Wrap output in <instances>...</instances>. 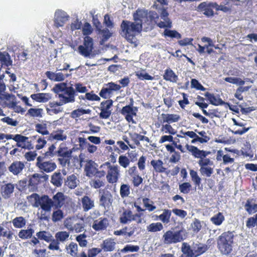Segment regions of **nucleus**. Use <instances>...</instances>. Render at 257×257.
Listing matches in <instances>:
<instances>
[{"mask_svg":"<svg viewBox=\"0 0 257 257\" xmlns=\"http://www.w3.org/2000/svg\"><path fill=\"white\" fill-rule=\"evenodd\" d=\"M216 3H209L203 2L200 4L198 6V9L202 12H203V14L207 17H213L214 15L213 9L216 11Z\"/></svg>","mask_w":257,"mask_h":257,"instance_id":"nucleus-16","label":"nucleus"},{"mask_svg":"<svg viewBox=\"0 0 257 257\" xmlns=\"http://www.w3.org/2000/svg\"><path fill=\"white\" fill-rule=\"evenodd\" d=\"M121 87L120 85L115 84L113 82H109L104 84L99 92V95L104 99L109 98L112 95L113 91H118L120 89Z\"/></svg>","mask_w":257,"mask_h":257,"instance_id":"nucleus-13","label":"nucleus"},{"mask_svg":"<svg viewBox=\"0 0 257 257\" xmlns=\"http://www.w3.org/2000/svg\"><path fill=\"white\" fill-rule=\"evenodd\" d=\"M31 98L40 103L48 102L52 98V94L49 93H38L31 95Z\"/></svg>","mask_w":257,"mask_h":257,"instance_id":"nucleus-28","label":"nucleus"},{"mask_svg":"<svg viewBox=\"0 0 257 257\" xmlns=\"http://www.w3.org/2000/svg\"><path fill=\"white\" fill-rule=\"evenodd\" d=\"M195 132L188 131L184 132L181 131L180 133L184 136H187L193 139L191 141V143L193 144L197 142H199L201 144L206 143L210 140V137L207 135L204 131L198 132L197 130H195Z\"/></svg>","mask_w":257,"mask_h":257,"instance_id":"nucleus-9","label":"nucleus"},{"mask_svg":"<svg viewBox=\"0 0 257 257\" xmlns=\"http://www.w3.org/2000/svg\"><path fill=\"white\" fill-rule=\"evenodd\" d=\"M162 123H171L179 121L180 116L176 114H162Z\"/></svg>","mask_w":257,"mask_h":257,"instance_id":"nucleus-34","label":"nucleus"},{"mask_svg":"<svg viewBox=\"0 0 257 257\" xmlns=\"http://www.w3.org/2000/svg\"><path fill=\"white\" fill-rule=\"evenodd\" d=\"M55 90L56 92H63L70 103L75 102L77 93H84L87 91V87L80 82H76L74 84L66 82L58 83L55 84Z\"/></svg>","mask_w":257,"mask_h":257,"instance_id":"nucleus-1","label":"nucleus"},{"mask_svg":"<svg viewBox=\"0 0 257 257\" xmlns=\"http://www.w3.org/2000/svg\"><path fill=\"white\" fill-rule=\"evenodd\" d=\"M17 104V98L15 95L8 93L0 94V105L2 107L14 108Z\"/></svg>","mask_w":257,"mask_h":257,"instance_id":"nucleus-11","label":"nucleus"},{"mask_svg":"<svg viewBox=\"0 0 257 257\" xmlns=\"http://www.w3.org/2000/svg\"><path fill=\"white\" fill-rule=\"evenodd\" d=\"M160 17L164 21H160L157 23V26L160 28H171L172 27V22L168 18L169 13L167 9L162 8L160 12Z\"/></svg>","mask_w":257,"mask_h":257,"instance_id":"nucleus-18","label":"nucleus"},{"mask_svg":"<svg viewBox=\"0 0 257 257\" xmlns=\"http://www.w3.org/2000/svg\"><path fill=\"white\" fill-rule=\"evenodd\" d=\"M56 147L54 144H52L48 148V150L45 153L42 154L41 157L50 159L53 158L55 156H56V151H55Z\"/></svg>","mask_w":257,"mask_h":257,"instance_id":"nucleus-49","label":"nucleus"},{"mask_svg":"<svg viewBox=\"0 0 257 257\" xmlns=\"http://www.w3.org/2000/svg\"><path fill=\"white\" fill-rule=\"evenodd\" d=\"M34 233V230L33 228L27 229H22L18 233L19 237L22 239H27L32 237Z\"/></svg>","mask_w":257,"mask_h":257,"instance_id":"nucleus-38","label":"nucleus"},{"mask_svg":"<svg viewBox=\"0 0 257 257\" xmlns=\"http://www.w3.org/2000/svg\"><path fill=\"white\" fill-rule=\"evenodd\" d=\"M130 104L123 106L120 111V113L123 115L126 120L128 122L134 123V116L137 115L138 108L133 106V100Z\"/></svg>","mask_w":257,"mask_h":257,"instance_id":"nucleus-12","label":"nucleus"},{"mask_svg":"<svg viewBox=\"0 0 257 257\" xmlns=\"http://www.w3.org/2000/svg\"><path fill=\"white\" fill-rule=\"evenodd\" d=\"M104 179H99L95 177L90 182V185L91 187L94 188L98 189L104 185Z\"/></svg>","mask_w":257,"mask_h":257,"instance_id":"nucleus-57","label":"nucleus"},{"mask_svg":"<svg viewBox=\"0 0 257 257\" xmlns=\"http://www.w3.org/2000/svg\"><path fill=\"white\" fill-rule=\"evenodd\" d=\"M195 257H197L206 252L208 249V245L203 243H196L193 245Z\"/></svg>","mask_w":257,"mask_h":257,"instance_id":"nucleus-30","label":"nucleus"},{"mask_svg":"<svg viewBox=\"0 0 257 257\" xmlns=\"http://www.w3.org/2000/svg\"><path fill=\"white\" fill-rule=\"evenodd\" d=\"M163 78L166 81L176 83L178 80V76L172 69L169 68L165 71Z\"/></svg>","mask_w":257,"mask_h":257,"instance_id":"nucleus-35","label":"nucleus"},{"mask_svg":"<svg viewBox=\"0 0 257 257\" xmlns=\"http://www.w3.org/2000/svg\"><path fill=\"white\" fill-rule=\"evenodd\" d=\"M205 96L207 98L210 103L214 105H220L226 104V103L220 98L215 96L213 94L207 92L205 94Z\"/></svg>","mask_w":257,"mask_h":257,"instance_id":"nucleus-31","label":"nucleus"},{"mask_svg":"<svg viewBox=\"0 0 257 257\" xmlns=\"http://www.w3.org/2000/svg\"><path fill=\"white\" fill-rule=\"evenodd\" d=\"M141 214H133L132 211L130 209H125L123 211L119 217V222L123 224H126L135 220V217H140Z\"/></svg>","mask_w":257,"mask_h":257,"instance_id":"nucleus-20","label":"nucleus"},{"mask_svg":"<svg viewBox=\"0 0 257 257\" xmlns=\"http://www.w3.org/2000/svg\"><path fill=\"white\" fill-rule=\"evenodd\" d=\"M185 236V230L183 229L175 232L168 230L163 235V242L167 244L176 243L183 241Z\"/></svg>","mask_w":257,"mask_h":257,"instance_id":"nucleus-8","label":"nucleus"},{"mask_svg":"<svg viewBox=\"0 0 257 257\" xmlns=\"http://www.w3.org/2000/svg\"><path fill=\"white\" fill-rule=\"evenodd\" d=\"M79 200L80 207L84 212H88L95 207L94 200L87 195H84Z\"/></svg>","mask_w":257,"mask_h":257,"instance_id":"nucleus-17","label":"nucleus"},{"mask_svg":"<svg viewBox=\"0 0 257 257\" xmlns=\"http://www.w3.org/2000/svg\"><path fill=\"white\" fill-rule=\"evenodd\" d=\"M69 234V232L60 231L56 233L55 237L59 242H64L68 239Z\"/></svg>","mask_w":257,"mask_h":257,"instance_id":"nucleus-41","label":"nucleus"},{"mask_svg":"<svg viewBox=\"0 0 257 257\" xmlns=\"http://www.w3.org/2000/svg\"><path fill=\"white\" fill-rule=\"evenodd\" d=\"M69 17L66 14V13L62 11H58L55 13V18L58 21H61L64 24L68 20Z\"/></svg>","mask_w":257,"mask_h":257,"instance_id":"nucleus-55","label":"nucleus"},{"mask_svg":"<svg viewBox=\"0 0 257 257\" xmlns=\"http://www.w3.org/2000/svg\"><path fill=\"white\" fill-rule=\"evenodd\" d=\"M120 27V34L131 43L133 42L136 36L140 33L142 30L141 23L133 22L127 20H123Z\"/></svg>","mask_w":257,"mask_h":257,"instance_id":"nucleus-2","label":"nucleus"},{"mask_svg":"<svg viewBox=\"0 0 257 257\" xmlns=\"http://www.w3.org/2000/svg\"><path fill=\"white\" fill-rule=\"evenodd\" d=\"M67 138V135L64 133V131L62 129H57L53 131L49 135L48 140L50 141H64Z\"/></svg>","mask_w":257,"mask_h":257,"instance_id":"nucleus-23","label":"nucleus"},{"mask_svg":"<svg viewBox=\"0 0 257 257\" xmlns=\"http://www.w3.org/2000/svg\"><path fill=\"white\" fill-rule=\"evenodd\" d=\"M216 11H221L224 13H230L232 11V6H229V2H227L224 5H218L217 4Z\"/></svg>","mask_w":257,"mask_h":257,"instance_id":"nucleus-63","label":"nucleus"},{"mask_svg":"<svg viewBox=\"0 0 257 257\" xmlns=\"http://www.w3.org/2000/svg\"><path fill=\"white\" fill-rule=\"evenodd\" d=\"M108 225V220L105 217H100L99 220H96L92 224V228L96 231L103 230L106 229Z\"/></svg>","mask_w":257,"mask_h":257,"instance_id":"nucleus-29","label":"nucleus"},{"mask_svg":"<svg viewBox=\"0 0 257 257\" xmlns=\"http://www.w3.org/2000/svg\"><path fill=\"white\" fill-rule=\"evenodd\" d=\"M15 186L11 183H8L4 187L2 195L5 198H9L10 195L14 192Z\"/></svg>","mask_w":257,"mask_h":257,"instance_id":"nucleus-45","label":"nucleus"},{"mask_svg":"<svg viewBox=\"0 0 257 257\" xmlns=\"http://www.w3.org/2000/svg\"><path fill=\"white\" fill-rule=\"evenodd\" d=\"M95 164L94 162L92 160H89L87 162L84 169L87 176L91 177L96 173L97 169L95 166Z\"/></svg>","mask_w":257,"mask_h":257,"instance_id":"nucleus-33","label":"nucleus"},{"mask_svg":"<svg viewBox=\"0 0 257 257\" xmlns=\"http://www.w3.org/2000/svg\"><path fill=\"white\" fill-rule=\"evenodd\" d=\"M153 170L157 173H166L168 174L167 168L164 166L163 162L160 160H152L150 162Z\"/></svg>","mask_w":257,"mask_h":257,"instance_id":"nucleus-24","label":"nucleus"},{"mask_svg":"<svg viewBox=\"0 0 257 257\" xmlns=\"http://www.w3.org/2000/svg\"><path fill=\"white\" fill-rule=\"evenodd\" d=\"M246 226L249 228L257 226V214L247 219L246 222Z\"/></svg>","mask_w":257,"mask_h":257,"instance_id":"nucleus-64","label":"nucleus"},{"mask_svg":"<svg viewBox=\"0 0 257 257\" xmlns=\"http://www.w3.org/2000/svg\"><path fill=\"white\" fill-rule=\"evenodd\" d=\"M130 162V160L125 155H120L118 158V163L119 165L124 168L128 167Z\"/></svg>","mask_w":257,"mask_h":257,"instance_id":"nucleus-58","label":"nucleus"},{"mask_svg":"<svg viewBox=\"0 0 257 257\" xmlns=\"http://www.w3.org/2000/svg\"><path fill=\"white\" fill-rule=\"evenodd\" d=\"M0 61L2 65L9 66L12 65V61L10 60V56L0 52Z\"/></svg>","mask_w":257,"mask_h":257,"instance_id":"nucleus-59","label":"nucleus"},{"mask_svg":"<svg viewBox=\"0 0 257 257\" xmlns=\"http://www.w3.org/2000/svg\"><path fill=\"white\" fill-rule=\"evenodd\" d=\"M51 182L54 185L60 187L62 184V178L60 173H55L51 178Z\"/></svg>","mask_w":257,"mask_h":257,"instance_id":"nucleus-52","label":"nucleus"},{"mask_svg":"<svg viewBox=\"0 0 257 257\" xmlns=\"http://www.w3.org/2000/svg\"><path fill=\"white\" fill-rule=\"evenodd\" d=\"M120 195L124 198L128 197L131 193V187L128 184H122L120 187Z\"/></svg>","mask_w":257,"mask_h":257,"instance_id":"nucleus-48","label":"nucleus"},{"mask_svg":"<svg viewBox=\"0 0 257 257\" xmlns=\"http://www.w3.org/2000/svg\"><path fill=\"white\" fill-rule=\"evenodd\" d=\"M222 159L223 160V164L225 165L228 163H232L234 161V158H231L230 156L227 154L224 155L223 151L219 150L217 152L216 160L217 161H220Z\"/></svg>","mask_w":257,"mask_h":257,"instance_id":"nucleus-32","label":"nucleus"},{"mask_svg":"<svg viewBox=\"0 0 257 257\" xmlns=\"http://www.w3.org/2000/svg\"><path fill=\"white\" fill-rule=\"evenodd\" d=\"M253 199H248L244 205V208L247 212L251 214L257 212V204H251Z\"/></svg>","mask_w":257,"mask_h":257,"instance_id":"nucleus-40","label":"nucleus"},{"mask_svg":"<svg viewBox=\"0 0 257 257\" xmlns=\"http://www.w3.org/2000/svg\"><path fill=\"white\" fill-rule=\"evenodd\" d=\"M77 181L76 176L74 174H72L67 177L65 185L70 189H74L77 186Z\"/></svg>","mask_w":257,"mask_h":257,"instance_id":"nucleus-43","label":"nucleus"},{"mask_svg":"<svg viewBox=\"0 0 257 257\" xmlns=\"http://www.w3.org/2000/svg\"><path fill=\"white\" fill-rule=\"evenodd\" d=\"M136 75L139 79L142 80H152L154 79V77L151 76L148 73L145 72L144 71L136 72Z\"/></svg>","mask_w":257,"mask_h":257,"instance_id":"nucleus-62","label":"nucleus"},{"mask_svg":"<svg viewBox=\"0 0 257 257\" xmlns=\"http://www.w3.org/2000/svg\"><path fill=\"white\" fill-rule=\"evenodd\" d=\"M171 214V210L168 209H165L163 210V213L158 216V218L163 223L167 224L170 222Z\"/></svg>","mask_w":257,"mask_h":257,"instance_id":"nucleus-39","label":"nucleus"},{"mask_svg":"<svg viewBox=\"0 0 257 257\" xmlns=\"http://www.w3.org/2000/svg\"><path fill=\"white\" fill-rule=\"evenodd\" d=\"M186 147L187 150L191 152L192 155L196 158L203 159V158H206L207 156L210 154L209 151L200 150L194 146L186 145Z\"/></svg>","mask_w":257,"mask_h":257,"instance_id":"nucleus-19","label":"nucleus"},{"mask_svg":"<svg viewBox=\"0 0 257 257\" xmlns=\"http://www.w3.org/2000/svg\"><path fill=\"white\" fill-rule=\"evenodd\" d=\"M35 130L39 133L42 135H50L49 132L48 131L47 127V125L45 123H37L35 125Z\"/></svg>","mask_w":257,"mask_h":257,"instance_id":"nucleus-53","label":"nucleus"},{"mask_svg":"<svg viewBox=\"0 0 257 257\" xmlns=\"http://www.w3.org/2000/svg\"><path fill=\"white\" fill-rule=\"evenodd\" d=\"M25 168V164L21 161H14L9 167V170L14 175H18L22 173Z\"/></svg>","mask_w":257,"mask_h":257,"instance_id":"nucleus-27","label":"nucleus"},{"mask_svg":"<svg viewBox=\"0 0 257 257\" xmlns=\"http://www.w3.org/2000/svg\"><path fill=\"white\" fill-rule=\"evenodd\" d=\"M224 80L227 82L240 85H243L245 83L244 80L238 77H228L225 78Z\"/></svg>","mask_w":257,"mask_h":257,"instance_id":"nucleus-61","label":"nucleus"},{"mask_svg":"<svg viewBox=\"0 0 257 257\" xmlns=\"http://www.w3.org/2000/svg\"><path fill=\"white\" fill-rule=\"evenodd\" d=\"M100 169L106 170V178L110 184H114L117 182L120 177V170L117 165H111L110 163L106 162L100 166Z\"/></svg>","mask_w":257,"mask_h":257,"instance_id":"nucleus-7","label":"nucleus"},{"mask_svg":"<svg viewBox=\"0 0 257 257\" xmlns=\"http://www.w3.org/2000/svg\"><path fill=\"white\" fill-rule=\"evenodd\" d=\"M53 91L58 95V97L59 99V102H50L49 103V106L50 108H47L46 110L47 112L49 114H57L60 112H61L63 110V109L60 107L59 106L70 103L69 101H68L66 97V96L64 94V93L62 92H56L55 90V85L54 86L53 88Z\"/></svg>","mask_w":257,"mask_h":257,"instance_id":"nucleus-6","label":"nucleus"},{"mask_svg":"<svg viewBox=\"0 0 257 257\" xmlns=\"http://www.w3.org/2000/svg\"><path fill=\"white\" fill-rule=\"evenodd\" d=\"M40 182V178L38 174H34L29 179V186L32 187L31 189L36 190L37 185Z\"/></svg>","mask_w":257,"mask_h":257,"instance_id":"nucleus-44","label":"nucleus"},{"mask_svg":"<svg viewBox=\"0 0 257 257\" xmlns=\"http://www.w3.org/2000/svg\"><path fill=\"white\" fill-rule=\"evenodd\" d=\"M72 151L69 149L66 143H61L56 150V156L59 164L63 167L69 166L72 157Z\"/></svg>","mask_w":257,"mask_h":257,"instance_id":"nucleus-5","label":"nucleus"},{"mask_svg":"<svg viewBox=\"0 0 257 257\" xmlns=\"http://www.w3.org/2000/svg\"><path fill=\"white\" fill-rule=\"evenodd\" d=\"M64 217V213L63 211L59 209H57V210L53 211L52 215V220L54 222H58L61 221Z\"/></svg>","mask_w":257,"mask_h":257,"instance_id":"nucleus-54","label":"nucleus"},{"mask_svg":"<svg viewBox=\"0 0 257 257\" xmlns=\"http://www.w3.org/2000/svg\"><path fill=\"white\" fill-rule=\"evenodd\" d=\"M18 142L23 143L22 148L28 150L35 149L39 150L43 149L47 144V141L44 137L38 135L30 136L29 137L24 136H17L15 138Z\"/></svg>","mask_w":257,"mask_h":257,"instance_id":"nucleus-3","label":"nucleus"},{"mask_svg":"<svg viewBox=\"0 0 257 257\" xmlns=\"http://www.w3.org/2000/svg\"><path fill=\"white\" fill-rule=\"evenodd\" d=\"M36 236L40 240H44L47 242L52 240V235L45 231H40L36 233Z\"/></svg>","mask_w":257,"mask_h":257,"instance_id":"nucleus-50","label":"nucleus"},{"mask_svg":"<svg viewBox=\"0 0 257 257\" xmlns=\"http://www.w3.org/2000/svg\"><path fill=\"white\" fill-rule=\"evenodd\" d=\"M52 199L50 198L48 195H44L40 197V200L38 203V206H40L41 209L46 212L51 211V208L53 207Z\"/></svg>","mask_w":257,"mask_h":257,"instance_id":"nucleus-21","label":"nucleus"},{"mask_svg":"<svg viewBox=\"0 0 257 257\" xmlns=\"http://www.w3.org/2000/svg\"><path fill=\"white\" fill-rule=\"evenodd\" d=\"M163 229V225L161 222L152 223L147 227L149 232H156Z\"/></svg>","mask_w":257,"mask_h":257,"instance_id":"nucleus-47","label":"nucleus"},{"mask_svg":"<svg viewBox=\"0 0 257 257\" xmlns=\"http://www.w3.org/2000/svg\"><path fill=\"white\" fill-rule=\"evenodd\" d=\"M164 36L165 37L171 38H176L180 39L181 38V35L176 30H171L166 29L164 32Z\"/></svg>","mask_w":257,"mask_h":257,"instance_id":"nucleus-51","label":"nucleus"},{"mask_svg":"<svg viewBox=\"0 0 257 257\" xmlns=\"http://www.w3.org/2000/svg\"><path fill=\"white\" fill-rule=\"evenodd\" d=\"M47 158L39 156L37 158L36 166L42 172L50 173L57 167L56 164L52 160L46 161Z\"/></svg>","mask_w":257,"mask_h":257,"instance_id":"nucleus-10","label":"nucleus"},{"mask_svg":"<svg viewBox=\"0 0 257 257\" xmlns=\"http://www.w3.org/2000/svg\"><path fill=\"white\" fill-rule=\"evenodd\" d=\"M112 195L108 191H103L100 196V205L104 207H108L111 204Z\"/></svg>","mask_w":257,"mask_h":257,"instance_id":"nucleus-26","label":"nucleus"},{"mask_svg":"<svg viewBox=\"0 0 257 257\" xmlns=\"http://www.w3.org/2000/svg\"><path fill=\"white\" fill-rule=\"evenodd\" d=\"M225 218L221 212H218L210 218L211 222L215 225L219 226L222 224Z\"/></svg>","mask_w":257,"mask_h":257,"instance_id":"nucleus-46","label":"nucleus"},{"mask_svg":"<svg viewBox=\"0 0 257 257\" xmlns=\"http://www.w3.org/2000/svg\"><path fill=\"white\" fill-rule=\"evenodd\" d=\"M90 112V110L88 109H83L82 108H78L73 110L71 113L72 117L75 118L79 117L81 115L84 114H88Z\"/></svg>","mask_w":257,"mask_h":257,"instance_id":"nucleus-56","label":"nucleus"},{"mask_svg":"<svg viewBox=\"0 0 257 257\" xmlns=\"http://www.w3.org/2000/svg\"><path fill=\"white\" fill-rule=\"evenodd\" d=\"M113 104V101L111 99H107L102 101L99 107L100 112L99 113V117L101 119H108L111 114L110 110Z\"/></svg>","mask_w":257,"mask_h":257,"instance_id":"nucleus-15","label":"nucleus"},{"mask_svg":"<svg viewBox=\"0 0 257 257\" xmlns=\"http://www.w3.org/2000/svg\"><path fill=\"white\" fill-rule=\"evenodd\" d=\"M192 186L189 182H184L179 185V189L183 194H188L191 190Z\"/></svg>","mask_w":257,"mask_h":257,"instance_id":"nucleus-60","label":"nucleus"},{"mask_svg":"<svg viewBox=\"0 0 257 257\" xmlns=\"http://www.w3.org/2000/svg\"><path fill=\"white\" fill-rule=\"evenodd\" d=\"M181 251L186 257H195L193 247L191 248L190 245L187 242H183L182 243Z\"/></svg>","mask_w":257,"mask_h":257,"instance_id":"nucleus-37","label":"nucleus"},{"mask_svg":"<svg viewBox=\"0 0 257 257\" xmlns=\"http://www.w3.org/2000/svg\"><path fill=\"white\" fill-rule=\"evenodd\" d=\"M115 245V242L111 238H108L103 240L101 247L105 251H111L114 250Z\"/></svg>","mask_w":257,"mask_h":257,"instance_id":"nucleus-36","label":"nucleus"},{"mask_svg":"<svg viewBox=\"0 0 257 257\" xmlns=\"http://www.w3.org/2000/svg\"><path fill=\"white\" fill-rule=\"evenodd\" d=\"M234 235L231 231L224 232L217 239L218 250L221 254L229 255L232 251Z\"/></svg>","mask_w":257,"mask_h":257,"instance_id":"nucleus-4","label":"nucleus"},{"mask_svg":"<svg viewBox=\"0 0 257 257\" xmlns=\"http://www.w3.org/2000/svg\"><path fill=\"white\" fill-rule=\"evenodd\" d=\"M66 249L68 253L73 257H87L85 251H82L79 254H78V245L76 243L71 242L68 246H66Z\"/></svg>","mask_w":257,"mask_h":257,"instance_id":"nucleus-22","label":"nucleus"},{"mask_svg":"<svg viewBox=\"0 0 257 257\" xmlns=\"http://www.w3.org/2000/svg\"><path fill=\"white\" fill-rule=\"evenodd\" d=\"M81 55L87 57L89 56L93 49V39L89 36H85L84 38L83 45H80L78 48Z\"/></svg>","mask_w":257,"mask_h":257,"instance_id":"nucleus-14","label":"nucleus"},{"mask_svg":"<svg viewBox=\"0 0 257 257\" xmlns=\"http://www.w3.org/2000/svg\"><path fill=\"white\" fill-rule=\"evenodd\" d=\"M13 226L17 228H22L26 225V220L23 216L15 218L12 220Z\"/></svg>","mask_w":257,"mask_h":257,"instance_id":"nucleus-42","label":"nucleus"},{"mask_svg":"<svg viewBox=\"0 0 257 257\" xmlns=\"http://www.w3.org/2000/svg\"><path fill=\"white\" fill-rule=\"evenodd\" d=\"M65 197L64 194L58 192L53 197V206L55 209H60L64 204Z\"/></svg>","mask_w":257,"mask_h":257,"instance_id":"nucleus-25","label":"nucleus"}]
</instances>
